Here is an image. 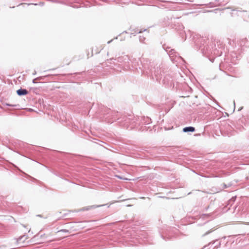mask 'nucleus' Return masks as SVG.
<instances>
[{
	"label": "nucleus",
	"instance_id": "a211bd4d",
	"mask_svg": "<svg viewBox=\"0 0 249 249\" xmlns=\"http://www.w3.org/2000/svg\"><path fill=\"white\" fill-rule=\"evenodd\" d=\"M33 74H34V75L36 74V71H35V72L33 73Z\"/></svg>",
	"mask_w": 249,
	"mask_h": 249
},
{
	"label": "nucleus",
	"instance_id": "0eeeda50",
	"mask_svg": "<svg viewBox=\"0 0 249 249\" xmlns=\"http://www.w3.org/2000/svg\"><path fill=\"white\" fill-rule=\"evenodd\" d=\"M123 60H127V61H130L128 55H124L123 56L119 57L118 58V59H117L118 62L121 63H123Z\"/></svg>",
	"mask_w": 249,
	"mask_h": 249
},
{
	"label": "nucleus",
	"instance_id": "f8f14e48",
	"mask_svg": "<svg viewBox=\"0 0 249 249\" xmlns=\"http://www.w3.org/2000/svg\"><path fill=\"white\" fill-rule=\"evenodd\" d=\"M139 39H140V42L143 43L145 39V38L143 36H140Z\"/></svg>",
	"mask_w": 249,
	"mask_h": 249
},
{
	"label": "nucleus",
	"instance_id": "ddd939ff",
	"mask_svg": "<svg viewBox=\"0 0 249 249\" xmlns=\"http://www.w3.org/2000/svg\"><path fill=\"white\" fill-rule=\"evenodd\" d=\"M130 119L126 118L124 121H125V123L124 124V125H125L126 127H128V123L129 122Z\"/></svg>",
	"mask_w": 249,
	"mask_h": 249
},
{
	"label": "nucleus",
	"instance_id": "9d476101",
	"mask_svg": "<svg viewBox=\"0 0 249 249\" xmlns=\"http://www.w3.org/2000/svg\"><path fill=\"white\" fill-rule=\"evenodd\" d=\"M27 239V237L25 236V235H23V236H20V237H19L18 238H17L16 240H17V242L18 243V244L20 241L22 240V239H23L22 242L23 243L25 240Z\"/></svg>",
	"mask_w": 249,
	"mask_h": 249
},
{
	"label": "nucleus",
	"instance_id": "f3484780",
	"mask_svg": "<svg viewBox=\"0 0 249 249\" xmlns=\"http://www.w3.org/2000/svg\"><path fill=\"white\" fill-rule=\"evenodd\" d=\"M228 186H229V185L227 186V185L225 184V188H227Z\"/></svg>",
	"mask_w": 249,
	"mask_h": 249
},
{
	"label": "nucleus",
	"instance_id": "7ed1b4c3",
	"mask_svg": "<svg viewBox=\"0 0 249 249\" xmlns=\"http://www.w3.org/2000/svg\"><path fill=\"white\" fill-rule=\"evenodd\" d=\"M107 112L106 114L107 117H106V121L108 123H112L113 122V120H111V119L115 118V116L117 115V113L115 112H112L110 109H107Z\"/></svg>",
	"mask_w": 249,
	"mask_h": 249
},
{
	"label": "nucleus",
	"instance_id": "1a4fd4ad",
	"mask_svg": "<svg viewBox=\"0 0 249 249\" xmlns=\"http://www.w3.org/2000/svg\"><path fill=\"white\" fill-rule=\"evenodd\" d=\"M236 196L232 197L228 201V204H227V206H229V207H228V209H230V207L232 206V204L234 203V202L236 199Z\"/></svg>",
	"mask_w": 249,
	"mask_h": 249
},
{
	"label": "nucleus",
	"instance_id": "f257e3e1",
	"mask_svg": "<svg viewBox=\"0 0 249 249\" xmlns=\"http://www.w3.org/2000/svg\"><path fill=\"white\" fill-rule=\"evenodd\" d=\"M196 45L205 54H213L216 56H220L222 53V51L219 50L215 47V42L212 40L210 41L206 37L199 38L196 42Z\"/></svg>",
	"mask_w": 249,
	"mask_h": 249
},
{
	"label": "nucleus",
	"instance_id": "20e7f679",
	"mask_svg": "<svg viewBox=\"0 0 249 249\" xmlns=\"http://www.w3.org/2000/svg\"><path fill=\"white\" fill-rule=\"evenodd\" d=\"M150 72L152 75H154L156 78L157 80L160 79V70L159 69L158 67L153 68L152 69L150 70Z\"/></svg>",
	"mask_w": 249,
	"mask_h": 249
},
{
	"label": "nucleus",
	"instance_id": "dca6fc26",
	"mask_svg": "<svg viewBox=\"0 0 249 249\" xmlns=\"http://www.w3.org/2000/svg\"><path fill=\"white\" fill-rule=\"evenodd\" d=\"M7 106H12V107H15V106H16V105H9V104H7Z\"/></svg>",
	"mask_w": 249,
	"mask_h": 249
},
{
	"label": "nucleus",
	"instance_id": "2eb2a0df",
	"mask_svg": "<svg viewBox=\"0 0 249 249\" xmlns=\"http://www.w3.org/2000/svg\"><path fill=\"white\" fill-rule=\"evenodd\" d=\"M210 232H211L210 231H208L206 232L205 233H204L203 236H205V235L208 234Z\"/></svg>",
	"mask_w": 249,
	"mask_h": 249
},
{
	"label": "nucleus",
	"instance_id": "6e6552de",
	"mask_svg": "<svg viewBox=\"0 0 249 249\" xmlns=\"http://www.w3.org/2000/svg\"><path fill=\"white\" fill-rule=\"evenodd\" d=\"M195 131V128L194 127H193V126L185 127L183 128V131L184 132H193Z\"/></svg>",
	"mask_w": 249,
	"mask_h": 249
},
{
	"label": "nucleus",
	"instance_id": "f03ea898",
	"mask_svg": "<svg viewBox=\"0 0 249 249\" xmlns=\"http://www.w3.org/2000/svg\"><path fill=\"white\" fill-rule=\"evenodd\" d=\"M166 52L168 53L171 60L174 62H177L180 60H183L182 57L178 55V53H176L174 49H171L170 47L164 48Z\"/></svg>",
	"mask_w": 249,
	"mask_h": 249
},
{
	"label": "nucleus",
	"instance_id": "39448f33",
	"mask_svg": "<svg viewBox=\"0 0 249 249\" xmlns=\"http://www.w3.org/2000/svg\"><path fill=\"white\" fill-rule=\"evenodd\" d=\"M219 68L220 70H222V69H224L225 70H227L228 71H231L232 68L230 65L228 66L227 65V63L224 62L220 64Z\"/></svg>",
	"mask_w": 249,
	"mask_h": 249
},
{
	"label": "nucleus",
	"instance_id": "9b49d317",
	"mask_svg": "<svg viewBox=\"0 0 249 249\" xmlns=\"http://www.w3.org/2000/svg\"><path fill=\"white\" fill-rule=\"evenodd\" d=\"M129 61H127V60H123V64L124 65L125 67V69H130V66H129Z\"/></svg>",
	"mask_w": 249,
	"mask_h": 249
},
{
	"label": "nucleus",
	"instance_id": "4468645a",
	"mask_svg": "<svg viewBox=\"0 0 249 249\" xmlns=\"http://www.w3.org/2000/svg\"><path fill=\"white\" fill-rule=\"evenodd\" d=\"M42 79V78L41 77H37V78H36L35 79H34L33 80V83H36V80L37 79V80H39V79Z\"/></svg>",
	"mask_w": 249,
	"mask_h": 249
},
{
	"label": "nucleus",
	"instance_id": "423d86ee",
	"mask_svg": "<svg viewBox=\"0 0 249 249\" xmlns=\"http://www.w3.org/2000/svg\"><path fill=\"white\" fill-rule=\"evenodd\" d=\"M17 93L19 96L25 95L28 93V91L26 89H20L17 91Z\"/></svg>",
	"mask_w": 249,
	"mask_h": 249
}]
</instances>
